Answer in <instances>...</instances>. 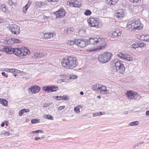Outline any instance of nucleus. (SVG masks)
<instances>
[{"label":"nucleus","mask_w":149,"mask_h":149,"mask_svg":"<svg viewBox=\"0 0 149 149\" xmlns=\"http://www.w3.org/2000/svg\"><path fill=\"white\" fill-rule=\"evenodd\" d=\"M112 56V54L111 53L105 52L99 55L98 59L100 63H106L111 60Z\"/></svg>","instance_id":"nucleus-1"},{"label":"nucleus","mask_w":149,"mask_h":149,"mask_svg":"<svg viewBox=\"0 0 149 149\" xmlns=\"http://www.w3.org/2000/svg\"><path fill=\"white\" fill-rule=\"evenodd\" d=\"M127 27L129 29L139 30L142 27V25L140 21L138 20L128 22Z\"/></svg>","instance_id":"nucleus-2"},{"label":"nucleus","mask_w":149,"mask_h":149,"mask_svg":"<svg viewBox=\"0 0 149 149\" xmlns=\"http://www.w3.org/2000/svg\"><path fill=\"white\" fill-rule=\"evenodd\" d=\"M15 55L20 58L26 56L30 53V51L28 49L25 47H22L20 49L15 48Z\"/></svg>","instance_id":"nucleus-3"},{"label":"nucleus","mask_w":149,"mask_h":149,"mask_svg":"<svg viewBox=\"0 0 149 149\" xmlns=\"http://www.w3.org/2000/svg\"><path fill=\"white\" fill-rule=\"evenodd\" d=\"M97 41V45H99V47L93 49H89L87 50V51L89 52L99 51L101 49L104 48L107 46L106 43L104 39L98 38Z\"/></svg>","instance_id":"nucleus-4"},{"label":"nucleus","mask_w":149,"mask_h":149,"mask_svg":"<svg viewBox=\"0 0 149 149\" xmlns=\"http://www.w3.org/2000/svg\"><path fill=\"white\" fill-rule=\"evenodd\" d=\"M114 63L116 72L118 73L123 74L125 69L123 62L117 60L116 61H115Z\"/></svg>","instance_id":"nucleus-5"},{"label":"nucleus","mask_w":149,"mask_h":149,"mask_svg":"<svg viewBox=\"0 0 149 149\" xmlns=\"http://www.w3.org/2000/svg\"><path fill=\"white\" fill-rule=\"evenodd\" d=\"M67 56L70 69H72L77 66L78 62L75 57L72 56Z\"/></svg>","instance_id":"nucleus-6"},{"label":"nucleus","mask_w":149,"mask_h":149,"mask_svg":"<svg viewBox=\"0 0 149 149\" xmlns=\"http://www.w3.org/2000/svg\"><path fill=\"white\" fill-rule=\"evenodd\" d=\"M8 28L13 34L18 35L20 33L19 27L15 24L9 25Z\"/></svg>","instance_id":"nucleus-7"},{"label":"nucleus","mask_w":149,"mask_h":149,"mask_svg":"<svg viewBox=\"0 0 149 149\" xmlns=\"http://www.w3.org/2000/svg\"><path fill=\"white\" fill-rule=\"evenodd\" d=\"M89 26L91 27H100L101 25L99 24V21L97 18L91 17L88 20Z\"/></svg>","instance_id":"nucleus-8"},{"label":"nucleus","mask_w":149,"mask_h":149,"mask_svg":"<svg viewBox=\"0 0 149 149\" xmlns=\"http://www.w3.org/2000/svg\"><path fill=\"white\" fill-rule=\"evenodd\" d=\"M126 97L129 99H136L138 96L137 93L132 91H128L125 93Z\"/></svg>","instance_id":"nucleus-9"},{"label":"nucleus","mask_w":149,"mask_h":149,"mask_svg":"<svg viewBox=\"0 0 149 149\" xmlns=\"http://www.w3.org/2000/svg\"><path fill=\"white\" fill-rule=\"evenodd\" d=\"M88 40L85 39H78L75 41V44L78 47H84L88 44Z\"/></svg>","instance_id":"nucleus-10"},{"label":"nucleus","mask_w":149,"mask_h":149,"mask_svg":"<svg viewBox=\"0 0 149 149\" xmlns=\"http://www.w3.org/2000/svg\"><path fill=\"white\" fill-rule=\"evenodd\" d=\"M0 48L2 49H0V51H2L3 52H4L7 54H13L15 55V48H12L11 47L7 46H5L3 47V46H0Z\"/></svg>","instance_id":"nucleus-11"},{"label":"nucleus","mask_w":149,"mask_h":149,"mask_svg":"<svg viewBox=\"0 0 149 149\" xmlns=\"http://www.w3.org/2000/svg\"><path fill=\"white\" fill-rule=\"evenodd\" d=\"M54 14L56 16V18H61L65 16V12L63 9H61L55 12Z\"/></svg>","instance_id":"nucleus-12"},{"label":"nucleus","mask_w":149,"mask_h":149,"mask_svg":"<svg viewBox=\"0 0 149 149\" xmlns=\"http://www.w3.org/2000/svg\"><path fill=\"white\" fill-rule=\"evenodd\" d=\"M67 4L70 6L75 7H79L81 6V3L77 0H72L70 1H68Z\"/></svg>","instance_id":"nucleus-13"},{"label":"nucleus","mask_w":149,"mask_h":149,"mask_svg":"<svg viewBox=\"0 0 149 149\" xmlns=\"http://www.w3.org/2000/svg\"><path fill=\"white\" fill-rule=\"evenodd\" d=\"M58 89L57 87L54 86H44L42 88V90L43 91L47 92L56 91Z\"/></svg>","instance_id":"nucleus-14"},{"label":"nucleus","mask_w":149,"mask_h":149,"mask_svg":"<svg viewBox=\"0 0 149 149\" xmlns=\"http://www.w3.org/2000/svg\"><path fill=\"white\" fill-rule=\"evenodd\" d=\"M68 56L64 58L61 61V65L63 68L70 69Z\"/></svg>","instance_id":"nucleus-15"},{"label":"nucleus","mask_w":149,"mask_h":149,"mask_svg":"<svg viewBox=\"0 0 149 149\" xmlns=\"http://www.w3.org/2000/svg\"><path fill=\"white\" fill-rule=\"evenodd\" d=\"M98 91L101 93L108 94L109 93V91L107 89L106 87L102 84H100L99 87Z\"/></svg>","instance_id":"nucleus-16"},{"label":"nucleus","mask_w":149,"mask_h":149,"mask_svg":"<svg viewBox=\"0 0 149 149\" xmlns=\"http://www.w3.org/2000/svg\"><path fill=\"white\" fill-rule=\"evenodd\" d=\"M115 15L119 19H121L125 16V13L123 10H120L115 13Z\"/></svg>","instance_id":"nucleus-17"},{"label":"nucleus","mask_w":149,"mask_h":149,"mask_svg":"<svg viewBox=\"0 0 149 149\" xmlns=\"http://www.w3.org/2000/svg\"><path fill=\"white\" fill-rule=\"evenodd\" d=\"M40 88L39 86H34L29 88V91H30L32 93H35L39 92Z\"/></svg>","instance_id":"nucleus-18"},{"label":"nucleus","mask_w":149,"mask_h":149,"mask_svg":"<svg viewBox=\"0 0 149 149\" xmlns=\"http://www.w3.org/2000/svg\"><path fill=\"white\" fill-rule=\"evenodd\" d=\"M98 38H90L88 40V43H90L91 45H95L97 44V42Z\"/></svg>","instance_id":"nucleus-19"},{"label":"nucleus","mask_w":149,"mask_h":149,"mask_svg":"<svg viewBox=\"0 0 149 149\" xmlns=\"http://www.w3.org/2000/svg\"><path fill=\"white\" fill-rule=\"evenodd\" d=\"M3 42L6 44H13V38L10 37L7 38L3 40Z\"/></svg>","instance_id":"nucleus-20"},{"label":"nucleus","mask_w":149,"mask_h":149,"mask_svg":"<svg viewBox=\"0 0 149 149\" xmlns=\"http://www.w3.org/2000/svg\"><path fill=\"white\" fill-rule=\"evenodd\" d=\"M54 33H44V37L47 39H50L53 37Z\"/></svg>","instance_id":"nucleus-21"},{"label":"nucleus","mask_w":149,"mask_h":149,"mask_svg":"<svg viewBox=\"0 0 149 149\" xmlns=\"http://www.w3.org/2000/svg\"><path fill=\"white\" fill-rule=\"evenodd\" d=\"M100 85L99 84H95L92 86V89L95 91L98 92Z\"/></svg>","instance_id":"nucleus-22"},{"label":"nucleus","mask_w":149,"mask_h":149,"mask_svg":"<svg viewBox=\"0 0 149 149\" xmlns=\"http://www.w3.org/2000/svg\"><path fill=\"white\" fill-rule=\"evenodd\" d=\"M119 0H107V3L110 5H114Z\"/></svg>","instance_id":"nucleus-23"},{"label":"nucleus","mask_w":149,"mask_h":149,"mask_svg":"<svg viewBox=\"0 0 149 149\" xmlns=\"http://www.w3.org/2000/svg\"><path fill=\"white\" fill-rule=\"evenodd\" d=\"M121 33L118 30H116L113 31L112 33V36L114 37H116L121 35Z\"/></svg>","instance_id":"nucleus-24"},{"label":"nucleus","mask_w":149,"mask_h":149,"mask_svg":"<svg viewBox=\"0 0 149 149\" xmlns=\"http://www.w3.org/2000/svg\"><path fill=\"white\" fill-rule=\"evenodd\" d=\"M0 103L5 106L8 105V102L5 99H2L0 98Z\"/></svg>","instance_id":"nucleus-25"},{"label":"nucleus","mask_w":149,"mask_h":149,"mask_svg":"<svg viewBox=\"0 0 149 149\" xmlns=\"http://www.w3.org/2000/svg\"><path fill=\"white\" fill-rule=\"evenodd\" d=\"M139 123L138 121H136L129 123L128 125L129 126H134L138 125Z\"/></svg>","instance_id":"nucleus-26"},{"label":"nucleus","mask_w":149,"mask_h":149,"mask_svg":"<svg viewBox=\"0 0 149 149\" xmlns=\"http://www.w3.org/2000/svg\"><path fill=\"white\" fill-rule=\"evenodd\" d=\"M73 30V28L72 27L68 28L65 29L64 30V32L66 33H70L71 32H72Z\"/></svg>","instance_id":"nucleus-27"},{"label":"nucleus","mask_w":149,"mask_h":149,"mask_svg":"<svg viewBox=\"0 0 149 149\" xmlns=\"http://www.w3.org/2000/svg\"><path fill=\"white\" fill-rule=\"evenodd\" d=\"M43 117L44 118L47 119L49 120H53V117L50 114L44 115Z\"/></svg>","instance_id":"nucleus-28"},{"label":"nucleus","mask_w":149,"mask_h":149,"mask_svg":"<svg viewBox=\"0 0 149 149\" xmlns=\"http://www.w3.org/2000/svg\"><path fill=\"white\" fill-rule=\"evenodd\" d=\"M137 38L142 41H145V35H137Z\"/></svg>","instance_id":"nucleus-29"},{"label":"nucleus","mask_w":149,"mask_h":149,"mask_svg":"<svg viewBox=\"0 0 149 149\" xmlns=\"http://www.w3.org/2000/svg\"><path fill=\"white\" fill-rule=\"evenodd\" d=\"M36 4L37 6L39 7H41L43 5L44 3L42 2H37L36 3Z\"/></svg>","instance_id":"nucleus-30"},{"label":"nucleus","mask_w":149,"mask_h":149,"mask_svg":"<svg viewBox=\"0 0 149 149\" xmlns=\"http://www.w3.org/2000/svg\"><path fill=\"white\" fill-rule=\"evenodd\" d=\"M128 61H130L132 60V57L130 55H126L125 59Z\"/></svg>","instance_id":"nucleus-31"},{"label":"nucleus","mask_w":149,"mask_h":149,"mask_svg":"<svg viewBox=\"0 0 149 149\" xmlns=\"http://www.w3.org/2000/svg\"><path fill=\"white\" fill-rule=\"evenodd\" d=\"M126 55L122 53H119L118 54V57L120 58H121L123 59H125V56Z\"/></svg>","instance_id":"nucleus-32"},{"label":"nucleus","mask_w":149,"mask_h":149,"mask_svg":"<svg viewBox=\"0 0 149 149\" xmlns=\"http://www.w3.org/2000/svg\"><path fill=\"white\" fill-rule=\"evenodd\" d=\"M31 123L32 124H35L40 122V120L38 119H33L31 120Z\"/></svg>","instance_id":"nucleus-33"},{"label":"nucleus","mask_w":149,"mask_h":149,"mask_svg":"<svg viewBox=\"0 0 149 149\" xmlns=\"http://www.w3.org/2000/svg\"><path fill=\"white\" fill-rule=\"evenodd\" d=\"M69 99V97L68 96L66 95H65L63 96H62L61 100H68Z\"/></svg>","instance_id":"nucleus-34"},{"label":"nucleus","mask_w":149,"mask_h":149,"mask_svg":"<svg viewBox=\"0 0 149 149\" xmlns=\"http://www.w3.org/2000/svg\"><path fill=\"white\" fill-rule=\"evenodd\" d=\"M84 13L86 15H91V12L90 10H87Z\"/></svg>","instance_id":"nucleus-35"},{"label":"nucleus","mask_w":149,"mask_h":149,"mask_svg":"<svg viewBox=\"0 0 149 149\" xmlns=\"http://www.w3.org/2000/svg\"><path fill=\"white\" fill-rule=\"evenodd\" d=\"M13 44L17 43L20 42V40L18 39L13 38Z\"/></svg>","instance_id":"nucleus-36"},{"label":"nucleus","mask_w":149,"mask_h":149,"mask_svg":"<svg viewBox=\"0 0 149 149\" xmlns=\"http://www.w3.org/2000/svg\"><path fill=\"white\" fill-rule=\"evenodd\" d=\"M67 43L70 45H73L74 44H75V41L72 40H68L67 41Z\"/></svg>","instance_id":"nucleus-37"},{"label":"nucleus","mask_w":149,"mask_h":149,"mask_svg":"<svg viewBox=\"0 0 149 149\" xmlns=\"http://www.w3.org/2000/svg\"><path fill=\"white\" fill-rule=\"evenodd\" d=\"M138 47H142L146 46V45L143 42H138Z\"/></svg>","instance_id":"nucleus-38"},{"label":"nucleus","mask_w":149,"mask_h":149,"mask_svg":"<svg viewBox=\"0 0 149 149\" xmlns=\"http://www.w3.org/2000/svg\"><path fill=\"white\" fill-rule=\"evenodd\" d=\"M79 108L78 106H77L76 107L74 108V110L75 112L77 113H79L80 112Z\"/></svg>","instance_id":"nucleus-39"},{"label":"nucleus","mask_w":149,"mask_h":149,"mask_svg":"<svg viewBox=\"0 0 149 149\" xmlns=\"http://www.w3.org/2000/svg\"><path fill=\"white\" fill-rule=\"evenodd\" d=\"M39 53V56L40 58H42L44 56H46L47 55V54L45 53Z\"/></svg>","instance_id":"nucleus-40"},{"label":"nucleus","mask_w":149,"mask_h":149,"mask_svg":"<svg viewBox=\"0 0 149 149\" xmlns=\"http://www.w3.org/2000/svg\"><path fill=\"white\" fill-rule=\"evenodd\" d=\"M62 96H54L53 98L57 100H61Z\"/></svg>","instance_id":"nucleus-41"},{"label":"nucleus","mask_w":149,"mask_h":149,"mask_svg":"<svg viewBox=\"0 0 149 149\" xmlns=\"http://www.w3.org/2000/svg\"><path fill=\"white\" fill-rule=\"evenodd\" d=\"M29 6H27V5H26L23 8V11L24 13H26V11L27 10Z\"/></svg>","instance_id":"nucleus-42"},{"label":"nucleus","mask_w":149,"mask_h":149,"mask_svg":"<svg viewBox=\"0 0 149 149\" xmlns=\"http://www.w3.org/2000/svg\"><path fill=\"white\" fill-rule=\"evenodd\" d=\"M77 76L75 75H71L70 76V77H69L70 79H77Z\"/></svg>","instance_id":"nucleus-43"},{"label":"nucleus","mask_w":149,"mask_h":149,"mask_svg":"<svg viewBox=\"0 0 149 149\" xmlns=\"http://www.w3.org/2000/svg\"><path fill=\"white\" fill-rule=\"evenodd\" d=\"M145 41L149 42V35H145Z\"/></svg>","instance_id":"nucleus-44"},{"label":"nucleus","mask_w":149,"mask_h":149,"mask_svg":"<svg viewBox=\"0 0 149 149\" xmlns=\"http://www.w3.org/2000/svg\"><path fill=\"white\" fill-rule=\"evenodd\" d=\"M24 112L23 110V109H22L21 110H20L19 111V116H21L24 113Z\"/></svg>","instance_id":"nucleus-45"},{"label":"nucleus","mask_w":149,"mask_h":149,"mask_svg":"<svg viewBox=\"0 0 149 149\" xmlns=\"http://www.w3.org/2000/svg\"><path fill=\"white\" fill-rule=\"evenodd\" d=\"M144 143L143 141H140L139 143H137L136 145H134V146L133 147L134 148H135L136 146H138L139 145H141L143 144Z\"/></svg>","instance_id":"nucleus-46"},{"label":"nucleus","mask_w":149,"mask_h":149,"mask_svg":"<svg viewBox=\"0 0 149 149\" xmlns=\"http://www.w3.org/2000/svg\"><path fill=\"white\" fill-rule=\"evenodd\" d=\"M132 47L134 49L137 48L138 47V42L137 44H133L132 45Z\"/></svg>","instance_id":"nucleus-47"},{"label":"nucleus","mask_w":149,"mask_h":149,"mask_svg":"<svg viewBox=\"0 0 149 149\" xmlns=\"http://www.w3.org/2000/svg\"><path fill=\"white\" fill-rule=\"evenodd\" d=\"M65 81V79H58L57 80V82L58 83H61L63 82H64Z\"/></svg>","instance_id":"nucleus-48"},{"label":"nucleus","mask_w":149,"mask_h":149,"mask_svg":"<svg viewBox=\"0 0 149 149\" xmlns=\"http://www.w3.org/2000/svg\"><path fill=\"white\" fill-rule=\"evenodd\" d=\"M38 53L37 52H35L33 53V55H32L33 57L35 58H37V57H38Z\"/></svg>","instance_id":"nucleus-49"},{"label":"nucleus","mask_w":149,"mask_h":149,"mask_svg":"<svg viewBox=\"0 0 149 149\" xmlns=\"http://www.w3.org/2000/svg\"><path fill=\"white\" fill-rule=\"evenodd\" d=\"M51 104L49 103H45L43 104V107L44 108H46L47 107L49 106H50Z\"/></svg>","instance_id":"nucleus-50"},{"label":"nucleus","mask_w":149,"mask_h":149,"mask_svg":"<svg viewBox=\"0 0 149 149\" xmlns=\"http://www.w3.org/2000/svg\"><path fill=\"white\" fill-rule=\"evenodd\" d=\"M3 135L6 136H8L10 135V133L9 132H4L3 133Z\"/></svg>","instance_id":"nucleus-51"},{"label":"nucleus","mask_w":149,"mask_h":149,"mask_svg":"<svg viewBox=\"0 0 149 149\" xmlns=\"http://www.w3.org/2000/svg\"><path fill=\"white\" fill-rule=\"evenodd\" d=\"M44 138L43 137H36L34 138V139L35 140H38L39 139H43Z\"/></svg>","instance_id":"nucleus-52"},{"label":"nucleus","mask_w":149,"mask_h":149,"mask_svg":"<svg viewBox=\"0 0 149 149\" xmlns=\"http://www.w3.org/2000/svg\"><path fill=\"white\" fill-rule=\"evenodd\" d=\"M65 107L64 106H60L58 108V110H61L63 109Z\"/></svg>","instance_id":"nucleus-53"},{"label":"nucleus","mask_w":149,"mask_h":149,"mask_svg":"<svg viewBox=\"0 0 149 149\" xmlns=\"http://www.w3.org/2000/svg\"><path fill=\"white\" fill-rule=\"evenodd\" d=\"M93 116L94 117L97 116H99V113H98V112L96 113H93Z\"/></svg>","instance_id":"nucleus-54"},{"label":"nucleus","mask_w":149,"mask_h":149,"mask_svg":"<svg viewBox=\"0 0 149 149\" xmlns=\"http://www.w3.org/2000/svg\"><path fill=\"white\" fill-rule=\"evenodd\" d=\"M130 1L132 2L137 3L139 1H140V0H130Z\"/></svg>","instance_id":"nucleus-55"},{"label":"nucleus","mask_w":149,"mask_h":149,"mask_svg":"<svg viewBox=\"0 0 149 149\" xmlns=\"http://www.w3.org/2000/svg\"><path fill=\"white\" fill-rule=\"evenodd\" d=\"M32 134L33 133H32V132H30L27 134V136L29 137H31L32 136Z\"/></svg>","instance_id":"nucleus-56"},{"label":"nucleus","mask_w":149,"mask_h":149,"mask_svg":"<svg viewBox=\"0 0 149 149\" xmlns=\"http://www.w3.org/2000/svg\"><path fill=\"white\" fill-rule=\"evenodd\" d=\"M24 112L27 113L30 110L29 109H23Z\"/></svg>","instance_id":"nucleus-57"},{"label":"nucleus","mask_w":149,"mask_h":149,"mask_svg":"<svg viewBox=\"0 0 149 149\" xmlns=\"http://www.w3.org/2000/svg\"><path fill=\"white\" fill-rule=\"evenodd\" d=\"M44 132V131L42 130H37V133H42Z\"/></svg>","instance_id":"nucleus-58"},{"label":"nucleus","mask_w":149,"mask_h":149,"mask_svg":"<svg viewBox=\"0 0 149 149\" xmlns=\"http://www.w3.org/2000/svg\"><path fill=\"white\" fill-rule=\"evenodd\" d=\"M16 70L15 69H10V72H15Z\"/></svg>","instance_id":"nucleus-59"},{"label":"nucleus","mask_w":149,"mask_h":149,"mask_svg":"<svg viewBox=\"0 0 149 149\" xmlns=\"http://www.w3.org/2000/svg\"><path fill=\"white\" fill-rule=\"evenodd\" d=\"M9 4L10 5H12L13 4V2L11 0H9L8 1Z\"/></svg>","instance_id":"nucleus-60"},{"label":"nucleus","mask_w":149,"mask_h":149,"mask_svg":"<svg viewBox=\"0 0 149 149\" xmlns=\"http://www.w3.org/2000/svg\"><path fill=\"white\" fill-rule=\"evenodd\" d=\"M5 7L6 6L4 4H2L1 5V6L0 7V8L2 9L3 8H5Z\"/></svg>","instance_id":"nucleus-61"},{"label":"nucleus","mask_w":149,"mask_h":149,"mask_svg":"<svg viewBox=\"0 0 149 149\" xmlns=\"http://www.w3.org/2000/svg\"><path fill=\"white\" fill-rule=\"evenodd\" d=\"M31 1H29L27 3L26 5H27V6H29H29L31 5Z\"/></svg>","instance_id":"nucleus-62"},{"label":"nucleus","mask_w":149,"mask_h":149,"mask_svg":"<svg viewBox=\"0 0 149 149\" xmlns=\"http://www.w3.org/2000/svg\"><path fill=\"white\" fill-rule=\"evenodd\" d=\"M2 11L4 12H6V7L3 8V9H2Z\"/></svg>","instance_id":"nucleus-63"},{"label":"nucleus","mask_w":149,"mask_h":149,"mask_svg":"<svg viewBox=\"0 0 149 149\" xmlns=\"http://www.w3.org/2000/svg\"><path fill=\"white\" fill-rule=\"evenodd\" d=\"M146 115L149 116V111H147L146 113Z\"/></svg>","instance_id":"nucleus-64"}]
</instances>
